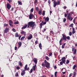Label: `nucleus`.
<instances>
[{
	"instance_id": "f257e3e1",
	"label": "nucleus",
	"mask_w": 77,
	"mask_h": 77,
	"mask_svg": "<svg viewBox=\"0 0 77 77\" xmlns=\"http://www.w3.org/2000/svg\"><path fill=\"white\" fill-rule=\"evenodd\" d=\"M36 25L35 22H33V21L29 22L28 23V28H29V27H34V26H36Z\"/></svg>"
},
{
	"instance_id": "f03ea898",
	"label": "nucleus",
	"mask_w": 77,
	"mask_h": 77,
	"mask_svg": "<svg viewBox=\"0 0 77 77\" xmlns=\"http://www.w3.org/2000/svg\"><path fill=\"white\" fill-rule=\"evenodd\" d=\"M62 39H63V40H64L65 41H66V39H67L68 40H69L70 39V37H69V36H66V35L64 34H62Z\"/></svg>"
},
{
	"instance_id": "7ed1b4c3",
	"label": "nucleus",
	"mask_w": 77,
	"mask_h": 77,
	"mask_svg": "<svg viewBox=\"0 0 77 77\" xmlns=\"http://www.w3.org/2000/svg\"><path fill=\"white\" fill-rule=\"evenodd\" d=\"M44 62L46 68H50V64L47 62V60H45Z\"/></svg>"
},
{
	"instance_id": "20e7f679",
	"label": "nucleus",
	"mask_w": 77,
	"mask_h": 77,
	"mask_svg": "<svg viewBox=\"0 0 77 77\" xmlns=\"http://www.w3.org/2000/svg\"><path fill=\"white\" fill-rule=\"evenodd\" d=\"M60 3V1H57V2L56 1H54L53 2V6L54 8H55L57 5H59Z\"/></svg>"
},
{
	"instance_id": "39448f33",
	"label": "nucleus",
	"mask_w": 77,
	"mask_h": 77,
	"mask_svg": "<svg viewBox=\"0 0 77 77\" xmlns=\"http://www.w3.org/2000/svg\"><path fill=\"white\" fill-rule=\"evenodd\" d=\"M9 30H10L9 28L6 27L5 30H4V33H7L9 32Z\"/></svg>"
},
{
	"instance_id": "423d86ee",
	"label": "nucleus",
	"mask_w": 77,
	"mask_h": 77,
	"mask_svg": "<svg viewBox=\"0 0 77 77\" xmlns=\"http://www.w3.org/2000/svg\"><path fill=\"white\" fill-rule=\"evenodd\" d=\"M46 23H47V22H45L44 23V21H42L40 24V28H42V26H44V25H45V24H46Z\"/></svg>"
},
{
	"instance_id": "0eeeda50",
	"label": "nucleus",
	"mask_w": 77,
	"mask_h": 77,
	"mask_svg": "<svg viewBox=\"0 0 77 77\" xmlns=\"http://www.w3.org/2000/svg\"><path fill=\"white\" fill-rule=\"evenodd\" d=\"M67 19H68L69 20H70V21H72L73 19V18L71 17V16L69 14H68Z\"/></svg>"
},
{
	"instance_id": "6e6552de",
	"label": "nucleus",
	"mask_w": 77,
	"mask_h": 77,
	"mask_svg": "<svg viewBox=\"0 0 77 77\" xmlns=\"http://www.w3.org/2000/svg\"><path fill=\"white\" fill-rule=\"evenodd\" d=\"M7 8L8 9V10H10L11 8V5L9 3H7Z\"/></svg>"
},
{
	"instance_id": "1a4fd4ad",
	"label": "nucleus",
	"mask_w": 77,
	"mask_h": 77,
	"mask_svg": "<svg viewBox=\"0 0 77 77\" xmlns=\"http://www.w3.org/2000/svg\"><path fill=\"white\" fill-rule=\"evenodd\" d=\"M33 17H34L33 14L32 13L30 14L29 16V19H32V18H33Z\"/></svg>"
},
{
	"instance_id": "9d476101",
	"label": "nucleus",
	"mask_w": 77,
	"mask_h": 77,
	"mask_svg": "<svg viewBox=\"0 0 77 77\" xmlns=\"http://www.w3.org/2000/svg\"><path fill=\"white\" fill-rule=\"evenodd\" d=\"M25 71H26L25 69H24L22 71V72L21 73L22 76H23L26 74V72Z\"/></svg>"
},
{
	"instance_id": "9b49d317",
	"label": "nucleus",
	"mask_w": 77,
	"mask_h": 77,
	"mask_svg": "<svg viewBox=\"0 0 77 77\" xmlns=\"http://www.w3.org/2000/svg\"><path fill=\"white\" fill-rule=\"evenodd\" d=\"M32 38V34H30L29 36L27 37L28 39H31Z\"/></svg>"
},
{
	"instance_id": "f8f14e48",
	"label": "nucleus",
	"mask_w": 77,
	"mask_h": 77,
	"mask_svg": "<svg viewBox=\"0 0 77 77\" xmlns=\"http://www.w3.org/2000/svg\"><path fill=\"white\" fill-rule=\"evenodd\" d=\"M72 35H74V33H75V32H76V31H75V29L74 28H72Z\"/></svg>"
},
{
	"instance_id": "ddd939ff",
	"label": "nucleus",
	"mask_w": 77,
	"mask_h": 77,
	"mask_svg": "<svg viewBox=\"0 0 77 77\" xmlns=\"http://www.w3.org/2000/svg\"><path fill=\"white\" fill-rule=\"evenodd\" d=\"M33 61H34V63H35V64H37L38 60H37V59H36V58H34Z\"/></svg>"
},
{
	"instance_id": "4468645a",
	"label": "nucleus",
	"mask_w": 77,
	"mask_h": 77,
	"mask_svg": "<svg viewBox=\"0 0 77 77\" xmlns=\"http://www.w3.org/2000/svg\"><path fill=\"white\" fill-rule=\"evenodd\" d=\"M36 64H35L34 66H32L33 71H35L36 70Z\"/></svg>"
},
{
	"instance_id": "2eb2a0df",
	"label": "nucleus",
	"mask_w": 77,
	"mask_h": 77,
	"mask_svg": "<svg viewBox=\"0 0 77 77\" xmlns=\"http://www.w3.org/2000/svg\"><path fill=\"white\" fill-rule=\"evenodd\" d=\"M22 44V43H21V42H19L18 47V48H20V47H21V46Z\"/></svg>"
},
{
	"instance_id": "dca6fc26",
	"label": "nucleus",
	"mask_w": 77,
	"mask_h": 77,
	"mask_svg": "<svg viewBox=\"0 0 77 77\" xmlns=\"http://www.w3.org/2000/svg\"><path fill=\"white\" fill-rule=\"evenodd\" d=\"M27 27V25L26 24L21 29H25Z\"/></svg>"
},
{
	"instance_id": "f3484780",
	"label": "nucleus",
	"mask_w": 77,
	"mask_h": 77,
	"mask_svg": "<svg viewBox=\"0 0 77 77\" xmlns=\"http://www.w3.org/2000/svg\"><path fill=\"white\" fill-rule=\"evenodd\" d=\"M25 69H26V70H27V71H28L29 69V68H27V65H26L25 67Z\"/></svg>"
},
{
	"instance_id": "a211bd4d",
	"label": "nucleus",
	"mask_w": 77,
	"mask_h": 77,
	"mask_svg": "<svg viewBox=\"0 0 77 77\" xmlns=\"http://www.w3.org/2000/svg\"><path fill=\"white\" fill-rule=\"evenodd\" d=\"M62 41H63L62 38L61 39L60 41V45H62Z\"/></svg>"
},
{
	"instance_id": "6ab92c4d",
	"label": "nucleus",
	"mask_w": 77,
	"mask_h": 77,
	"mask_svg": "<svg viewBox=\"0 0 77 77\" xmlns=\"http://www.w3.org/2000/svg\"><path fill=\"white\" fill-rule=\"evenodd\" d=\"M21 34H24V35L25 36L26 34V32H24L23 31H22L21 32Z\"/></svg>"
},
{
	"instance_id": "aec40b11",
	"label": "nucleus",
	"mask_w": 77,
	"mask_h": 77,
	"mask_svg": "<svg viewBox=\"0 0 77 77\" xmlns=\"http://www.w3.org/2000/svg\"><path fill=\"white\" fill-rule=\"evenodd\" d=\"M19 65L20 66H23V64H22V63H21V61L19 62Z\"/></svg>"
},
{
	"instance_id": "412c9836",
	"label": "nucleus",
	"mask_w": 77,
	"mask_h": 77,
	"mask_svg": "<svg viewBox=\"0 0 77 77\" xmlns=\"http://www.w3.org/2000/svg\"><path fill=\"white\" fill-rule=\"evenodd\" d=\"M45 20L46 21H49V17H46Z\"/></svg>"
},
{
	"instance_id": "4be33fe9",
	"label": "nucleus",
	"mask_w": 77,
	"mask_h": 77,
	"mask_svg": "<svg viewBox=\"0 0 77 77\" xmlns=\"http://www.w3.org/2000/svg\"><path fill=\"white\" fill-rule=\"evenodd\" d=\"M66 44V43H65L64 44H63L61 46V48H64L65 45Z\"/></svg>"
},
{
	"instance_id": "5701e85b",
	"label": "nucleus",
	"mask_w": 77,
	"mask_h": 77,
	"mask_svg": "<svg viewBox=\"0 0 77 77\" xmlns=\"http://www.w3.org/2000/svg\"><path fill=\"white\" fill-rule=\"evenodd\" d=\"M15 37H19V35H18V32H16L15 34Z\"/></svg>"
},
{
	"instance_id": "b1692460",
	"label": "nucleus",
	"mask_w": 77,
	"mask_h": 77,
	"mask_svg": "<svg viewBox=\"0 0 77 77\" xmlns=\"http://www.w3.org/2000/svg\"><path fill=\"white\" fill-rule=\"evenodd\" d=\"M39 46L41 50H42V44H41V43L39 44Z\"/></svg>"
},
{
	"instance_id": "393cba45",
	"label": "nucleus",
	"mask_w": 77,
	"mask_h": 77,
	"mask_svg": "<svg viewBox=\"0 0 77 77\" xmlns=\"http://www.w3.org/2000/svg\"><path fill=\"white\" fill-rule=\"evenodd\" d=\"M45 59L47 60L48 61L50 59V58H49V57H48V56H45Z\"/></svg>"
},
{
	"instance_id": "a878e982",
	"label": "nucleus",
	"mask_w": 77,
	"mask_h": 77,
	"mask_svg": "<svg viewBox=\"0 0 77 77\" xmlns=\"http://www.w3.org/2000/svg\"><path fill=\"white\" fill-rule=\"evenodd\" d=\"M18 5H22V3L21 1H18Z\"/></svg>"
},
{
	"instance_id": "bb28decb",
	"label": "nucleus",
	"mask_w": 77,
	"mask_h": 77,
	"mask_svg": "<svg viewBox=\"0 0 77 77\" xmlns=\"http://www.w3.org/2000/svg\"><path fill=\"white\" fill-rule=\"evenodd\" d=\"M9 24H13V21H12V20H10L9 21Z\"/></svg>"
},
{
	"instance_id": "cd10ccee",
	"label": "nucleus",
	"mask_w": 77,
	"mask_h": 77,
	"mask_svg": "<svg viewBox=\"0 0 77 77\" xmlns=\"http://www.w3.org/2000/svg\"><path fill=\"white\" fill-rule=\"evenodd\" d=\"M45 11H43V13L42 14V15H43V16H44L45 15Z\"/></svg>"
},
{
	"instance_id": "c85d7f7f",
	"label": "nucleus",
	"mask_w": 77,
	"mask_h": 77,
	"mask_svg": "<svg viewBox=\"0 0 77 77\" xmlns=\"http://www.w3.org/2000/svg\"><path fill=\"white\" fill-rule=\"evenodd\" d=\"M77 66L76 65H74L73 67V69H74L75 67H77Z\"/></svg>"
},
{
	"instance_id": "c756f323",
	"label": "nucleus",
	"mask_w": 77,
	"mask_h": 77,
	"mask_svg": "<svg viewBox=\"0 0 77 77\" xmlns=\"http://www.w3.org/2000/svg\"><path fill=\"white\" fill-rule=\"evenodd\" d=\"M24 38H25V36H23L20 39L21 41L24 40Z\"/></svg>"
},
{
	"instance_id": "7c9ffc66",
	"label": "nucleus",
	"mask_w": 77,
	"mask_h": 77,
	"mask_svg": "<svg viewBox=\"0 0 77 77\" xmlns=\"http://www.w3.org/2000/svg\"><path fill=\"white\" fill-rule=\"evenodd\" d=\"M74 14V12L72 11L70 12L68 14H69L70 15H71L72 14Z\"/></svg>"
},
{
	"instance_id": "2f4dec72",
	"label": "nucleus",
	"mask_w": 77,
	"mask_h": 77,
	"mask_svg": "<svg viewBox=\"0 0 77 77\" xmlns=\"http://www.w3.org/2000/svg\"><path fill=\"white\" fill-rule=\"evenodd\" d=\"M69 63V60H66V64H68Z\"/></svg>"
},
{
	"instance_id": "473e14b6",
	"label": "nucleus",
	"mask_w": 77,
	"mask_h": 77,
	"mask_svg": "<svg viewBox=\"0 0 77 77\" xmlns=\"http://www.w3.org/2000/svg\"><path fill=\"white\" fill-rule=\"evenodd\" d=\"M76 75V73H75V72H73V77H75V75Z\"/></svg>"
},
{
	"instance_id": "72a5a7b5",
	"label": "nucleus",
	"mask_w": 77,
	"mask_h": 77,
	"mask_svg": "<svg viewBox=\"0 0 77 77\" xmlns=\"http://www.w3.org/2000/svg\"><path fill=\"white\" fill-rule=\"evenodd\" d=\"M14 24H18L19 22L18 21H16L14 22Z\"/></svg>"
},
{
	"instance_id": "f704fd0d",
	"label": "nucleus",
	"mask_w": 77,
	"mask_h": 77,
	"mask_svg": "<svg viewBox=\"0 0 77 77\" xmlns=\"http://www.w3.org/2000/svg\"><path fill=\"white\" fill-rule=\"evenodd\" d=\"M57 72H56L54 73V75L55 77H57Z\"/></svg>"
},
{
	"instance_id": "c9c22d12",
	"label": "nucleus",
	"mask_w": 77,
	"mask_h": 77,
	"mask_svg": "<svg viewBox=\"0 0 77 77\" xmlns=\"http://www.w3.org/2000/svg\"><path fill=\"white\" fill-rule=\"evenodd\" d=\"M8 26V24L5 23L4 24V27H7Z\"/></svg>"
},
{
	"instance_id": "e433bc0d",
	"label": "nucleus",
	"mask_w": 77,
	"mask_h": 77,
	"mask_svg": "<svg viewBox=\"0 0 77 77\" xmlns=\"http://www.w3.org/2000/svg\"><path fill=\"white\" fill-rule=\"evenodd\" d=\"M42 11H38V14L39 15H42Z\"/></svg>"
},
{
	"instance_id": "4c0bfd02",
	"label": "nucleus",
	"mask_w": 77,
	"mask_h": 77,
	"mask_svg": "<svg viewBox=\"0 0 77 77\" xmlns=\"http://www.w3.org/2000/svg\"><path fill=\"white\" fill-rule=\"evenodd\" d=\"M73 59L74 60H76V57L75 56H74L73 58Z\"/></svg>"
},
{
	"instance_id": "58836bf2",
	"label": "nucleus",
	"mask_w": 77,
	"mask_h": 77,
	"mask_svg": "<svg viewBox=\"0 0 77 77\" xmlns=\"http://www.w3.org/2000/svg\"><path fill=\"white\" fill-rule=\"evenodd\" d=\"M62 62H63V63L64 64H65V62H66V60H62Z\"/></svg>"
},
{
	"instance_id": "ea45409f",
	"label": "nucleus",
	"mask_w": 77,
	"mask_h": 77,
	"mask_svg": "<svg viewBox=\"0 0 77 77\" xmlns=\"http://www.w3.org/2000/svg\"><path fill=\"white\" fill-rule=\"evenodd\" d=\"M76 52H77V50H76V49H75L73 53L74 54H75L76 53Z\"/></svg>"
},
{
	"instance_id": "a19ab883",
	"label": "nucleus",
	"mask_w": 77,
	"mask_h": 77,
	"mask_svg": "<svg viewBox=\"0 0 77 77\" xmlns=\"http://www.w3.org/2000/svg\"><path fill=\"white\" fill-rule=\"evenodd\" d=\"M15 76H16V77H18V72H17L15 75Z\"/></svg>"
},
{
	"instance_id": "79ce46f5",
	"label": "nucleus",
	"mask_w": 77,
	"mask_h": 77,
	"mask_svg": "<svg viewBox=\"0 0 77 77\" xmlns=\"http://www.w3.org/2000/svg\"><path fill=\"white\" fill-rule=\"evenodd\" d=\"M74 24L73 23H72L70 25V27H73V25Z\"/></svg>"
},
{
	"instance_id": "37998d69",
	"label": "nucleus",
	"mask_w": 77,
	"mask_h": 77,
	"mask_svg": "<svg viewBox=\"0 0 77 77\" xmlns=\"http://www.w3.org/2000/svg\"><path fill=\"white\" fill-rule=\"evenodd\" d=\"M12 30L14 32H16V29H15L14 28H13Z\"/></svg>"
},
{
	"instance_id": "c03bdc74",
	"label": "nucleus",
	"mask_w": 77,
	"mask_h": 77,
	"mask_svg": "<svg viewBox=\"0 0 77 77\" xmlns=\"http://www.w3.org/2000/svg\"><path fill=\"white\" fill-rule=\"evenodd\" d=\"M34 18H35V19H36L37 18V17L36 16V15H34Z\"/></svg>"
},
{
	"instance_id": "a18cd8bd",
	"label": "nucleus",
	"mask_w": 77,
	"mask_h": 77,
	"mask_svg": "<svg viewBox=\"0 0 77 77\" xmlns=\"http://www.w3.org/2000/svg\"><path fill=\"white\" fill-rule=\"evenodd\" d=\"M35 10L37 11H39V8L38 7H36L35 8Z\"/></svg>"
},
{
	"instance_id": "49530a36",
	"label": "nucleus",
	"mask_w": 77,
	"mask_h": 77,
	"mask_svg": "<svg viewBox=\"0 0 77 77\" xmlns=\"http://www.w3.org/2000/svg\"><path fill=\"white\" fill-rule=\"evenodd\" d=\"M66 58L65 57H63L62 58V60H65Z\"/></svg>"
},
{
	"instance_id": "de8ad7c7",
	"label": "nucleus",
	"mask_w": 77,
	"mask_h": 77,
	"mask_svg": "<svg viewBox=\"0 0 77 77\" xmlns=\"http://www.w3.org/2000/svg\"><path fill=\"white\" fill-rule=\"evenodd\" d=\"M69 36H71L72 35V32H69Z\"/></svg>"
},
{
	"instance_id": "09e8293b",
	"label": "nucleus",
	"mask_w": 77,
	"mask_h": 77,
	"mask_svg": "<svg viewBox=\"0 0 77 77\" xmlns=\"http://www.w3.org/2000/svg\"><path fill=\"white\" fill-rule=\"evenodd\" d=\"M35 44H38V40H36L35 42Z\"/></svg>"
},
{
	"instance_id": "8fccbe9b",
	"label": "nucleus",
	"mask_w": 77,
	"mask_h": 77,
	"mask_svg": "<svg viewBox=\"0 0 77 77\" xmlns=\"http://www.w3.org/2000/svg\"><path fill=\"white\" fill-rule=\"evenodd\" d=\"M33 72V69H31L30 70V73H32Z\"/></svg>"
},
{
	"instance_id": "3c124183",
	"label": "nucleus",
	"mask_w": 77,
	"mask_h": 77,
	"mask_svg": "<svg viewBox=\"0 0 77 77\" xmlns=\"http://www.w3.org/2000/svg\"><path fill=\"white\" fill-rule=\"evenodd\" d=\"M12 24V23H9V24L10 26H11V27H13L14 26H13V25Z\"/></svg>"
},
{
	"instance_id": "603ef678",
	"label": "nucleus",
	"mask_w": 77,
	"mask_h": 77,
	"mask_svg": "<svg viewBox=\"0 0 77 77\" xmlns=\"http://www.w3.org/2000/svg\"><path fill=\"white\" fill-rule=\"evenodd\" d=\"M37 2H38V0H35L34 3H35V4H36Z\"/></svg>"
},
{
	"instance_id": "864d4df0",
	"label": "nucleus",
	"mask_w": 77,
	"mask_h": 77,
	"mask_svg": "<svg viewBox=\"0 0 77 77\" xmlns=\"http://www.w3.org/2000/svg\"><path fill=\"white\" fill-rule=\"evenodd\" d=\"M16 68L17 69H20V67L19 66H17V67Z\"/></svg>"
},
{
	"instance_id": "5fc2aeb1",
	"label": "nucleus",
	"mask_w": 77,
	"mask_h": 77,
	"mask_svg": "<svg viewBox=\"0 0 77 77\" xmlns=\"http://www.w3.org/2000/svg\"><path fill=\"white\" fill-rule=\"evenodd\" d=\"M66 18H64L63 20V22H65L66 21Z\"/></svg>"
},
{
	"instance_id": "6e6d98bb",
	"label": "nucleus",
	"mask_w": 77,
	"mask_h": 77,
	"mask_svg": "<svg viewBox=\"0 0 77 77\" xmlns=\"http://www.w3.org/2000/svg\"><path fill=\"white\" fill-rule=\"evenodd\" d=\"M42 66H45V64H44V63H42Z\"/></svg>"
},
{
	"instance_id": "4d7b16f0",
	"label": "nucleus",
	"mask_w": 77,
	"mask_h": 77,
	"mask_svg": "<svg viewBox=\"0 0 77 77\" xmlns=\"http://www.w3.org/2000/svg\"><path fill=\"white\" fill-rule=\"evenodd\" d=\"M49 56H51V55H52V53L50 52V53H49Z\"/></svg>"
},
{
	"instance_id": "13d9d810",
	"label": "nucleus",
	"mask_w": 77,
	"mask_h": 77,
	"mask_svg": "<svg viewBox=\"0 0 77 77\" xmlns=\"http://www.w3.org/2000/svg\"><path fill=\"white\" fill-rule=\"evenodd\" d=\"M50 33H52V34H54V32H53V30H51L50 31Z\"/></svg>"
},
{
	"instance_id": "bf43d9fd",
	"label": "nucleus",
	"mask_w": 77,
	"mask_h": 77,
	"mask_svg": "<svg viewBox=\"0 0 77 77\" xmlns=\"http://www.w3.org/2000/svg\"><path fill=\"white\" fill-rule=\"evenodd\" d=\"M17 49H18V48L17 47H15V50H17Z\"/></svg>"
},
{
	"instance_id": "052dcab7",
	"label": "nucleus",
	"mask_w": 77,
	"mask_h": 77,
	"mask_svg": "<svg viewBox=\"0 0 77 77\" xmlns=\"http://www.w3.org/2000/svg\"><path fill=\"white\" fill-rule=\"evenodd\" d=\"M48 3L49 4H50L51 3V1H50V0H48Z\"/></svg>"
},
{
	"instance_id": "680f3d73",
	"label": "nucleus",
	"mask_w": 77,
	"mask_h": 77,
	"mask_svg": "<svg viewBox=\"0 0 77 77\" xmlns=\"http://www.w3.org/2000/svg\"><path fill=\"white\" fill-rule=\"evenodd\" d=\"M60 63L61 65H63V62L62 61H61L60 62Z\"/></svg>"
},
{
	"instance_id": "e2e57ef3",
	"label": "nucleus",
	"mask_w": 77,
	"mask_h": 77,
	"mask_svg": "<svg viewBox=\"0 0 77 77\" xmlns=\"http://www.w3.org/2000/svg\"><path fill=\"white\" fill-rule=\"evenodd\" d=\"M72 73H70L69 75V77H71V76H72Z\"/></svg>"
},
{
	"instance_id": "0e129e2a",
	"label": "nucleus",
	"mask_w": 77,
	"mask_h": 77,
	"mask_svg": "<svg viewBox=\"0 0 77 77\" xmlns=\"http://www.w3.org/2000/svg\"><path fill=\"white\" fill-rule=\"evenodd\" d=\"M31 11L32 12H33V8H32L31 10Z\"/></svg>"
},
{
	"instance_id": "69168bd1",
	"label": "nucleus",
	"mask_w": 77,
	"mask_h": 77,
	"mask_svg": "<svg viewBox=\"0 0 77 77\" xmlns=\"http://www.w3.org/2000/svg\"><path fill=\"white\" fill-rule=\"evenodd\" d=\"M64 8V9H66V8H67L66 6H64V8Z\"/></svg>"
},
{
	"instance_id": "338daca9",
	"label": "nucleus",
	"mask_w": 77,
	"mask_h": 77,
	"mask_svg": "<svg viewBox=\"0 0 77 77\" xmlns=\"http://www.w3.org/2000/svg\"><path fill=\"white\" fill-rule=\"evenodd\" d=\"M65 17H67V14H66L65 13L64 15Z\"/></svg>"
},
{
	"instance_id": "774afa93",
	"label": "nucleus",
	"mask_w": 77,
	"mask_h": 77,
	"mask_svg": "<svg viewBox=\"0 0 77 77\" xmlns=\"http://www.w3.org/2000/svg\"><path fill=\"white\" fill-rule=\"evenodd\" d=\"M46 29H43V31H42L43 32H45L46 31Z\"/></svg>"
}]
</instances>
